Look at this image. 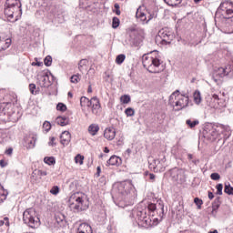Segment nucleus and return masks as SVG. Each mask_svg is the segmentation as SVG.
Wrapping results in <instances>:
<instances>
[{"mask_svg": "<svg viewBox=\"0 0 233 233\" xmlns=\"http://www.w3.org/2000/svg\"><path fill=\"white\" fill-rule=\"evenodd\" d=\"M80 106H91L92 114H95V116H97V114L101 112V104L99 103V98H97V96H94L91 99L82 96L80 98Z\"/></svg>", "mask_w": 233, "mask_h": 233, "instance_id": "obj_7", "label": "nucleus"}, {"mask_svg": "<svg viewBox=\"0 0 233 233\" xmlns=\"http://www.w3.org/2000/svg\"><path fill=\"white\" fill-rule=\"evenodd\" d=\"M192 163H194V165H198V163H199V159L192 160Z\"/></svg>", "mask_w": 233, "mask_h": 233, "instance_id": "obj_64", "label": "nucleus"}, {"mask_svg": "<svg viewBox=\"0 0 233 233\" xmlns=\"http://www.w3.org/2000/svg\"><path fill=\"white\" fill-rule=\"evenodd\" d=\"M169 175L172 181H180L183 183L185 181V170L174 167L169 170Z\"/></svg>", "mask_w": 233, "mask_h": 233, "instance_id": "obj_14", "label": "nucleus"}, {"mask_svg": "<svg viewBox=\"0 0 233 233\" xmlns=\"http://www.w3.org/2000/svg\"><path fill=\"white\" fill-rule=\"evenodd\" d=\"M206 103L210 108H225L227 106V94L225 92L213 93L206 98Z\"/></svg>", "mask_w": 233, "mask_h": 233, "instance_id": "obj_4", "label": "nucleus"}, {"mask_svg": "<svg viewBox=\"0 0 233 233\" xmlns=\"http://www.w3.org/2000/svg\"><path fill=\"white\" fill-rule=\"evenodd\" d=\"M158 35H159V37L162 38V41H164V43H170V41H172V39H174V35H172V33H170L168 31H165V30H160L158 32Z\"/></svg>", "mask_w": 233, "mask_h": 233, "instance_id": "obj_15", "label": "nucleus"}, {"mask_svg": "<svg viewBox=\"0 0 233 233\" xmlns=\"http://www.w3.org/2000/svg\"><path fill=\"white\" fill-rule=\"evenodd\" d=\"M50 194H53V196H57L59 194V187L57 186H54L50 189Z\"/></svg>", "mask_w": 233, "mask_h": 233, "instance_id": "obj_41", "label": "nucleus"}, {"mask_svg": "<svg viewBox=\"0 0 233 233\" xmlns=\"http://www.w3.org/2000/svg\"><path fill=\"white\" fill-rule=\"evenodd\" d=\"M136 17H137V19H139L143 23V25L148 24L147 14H145V12H143L142 6H139L137 9Z\"/></svg>", "mask_w": 233, "mask_h": 233, "instance_id": "obj_17", "label": "nucleus"}, {"mask_svg": "<svg viewBox=\"0 0 233 233\" xmlns=\"http://www.w3.org/2000/svg\"><path fill=\"white\" fill-rule=\"evenodd\" d=\"M70 79H71V83H75V84L79 83L80 81L79 76L77 75L72 76Z\"/></svg>", "mask_w": 233, "mask_h": 233, "instance_id": "obj_46", "label": "nucleus"}, {"mask_svg": "<svg viewBox=\"0 0 233 233\" xmlns=\"http://www.w3.org/2000/svg\"><path fill=\"white\" fill-rule=\"evenodd\" d=\"M159 160H154L153 168H157V167H159Z\"/></svg>", "mask_w": 233, "mask_h": 233, "instance_id": "obj_55", "label": "nucleus"}, {"mask_svg": "<svg viewBox=\"0 0 233 233\" xmlns=\"http://www.w3.org/2000/svg\"><path fill=\"white\" fill-rule=\"evenodd\" d=\"M174 97L176 102L173 104V106L177 112H179V110H183V108H187V106H188L189 98L187 94H180L179 90H176L170 96V100L174 99Z\"/></svg>", "mask_w": 233, "mask_h": 233, "instance_id": "obj_6", "label": "nucleus"}, {"mask_svg": "<svg viewBox=\"0 0 233 233\" xmlns=\"http://www.w3.org/2000/svg\"><path fill=\"white\" fill-rule=\"evenodd\" d=\"M221 205V202H219V197H218V202H214L212 205V211H211V215L216 218L217 214H218V209L219 208Z\"/></svg>", "mask_w": 233, "mask_h": 233, "instance_id": "obj_26", "label": "nucleus"}, {"mask_svg": "<svg viewBox=\"0 0 233 233\" xmlns=\"http://www.w3.org/2000/svg\"><path fill=\"white\" fill-rule=\"evenodd\" d=\"M56 110L59 112H66V105L63 103H58L56 106Z\"/></svg>", "mask_w": 233, "mask_h": 233, "instance_id": "obj_36", "label": "nucleus"}, {"mask_svg": "<svg viewBox=\"0 0 233 233\" xmlns=\"http://www.w3.org/2000/svg\"><path fill=\"white\" fill-rule=\"evenodd\" d=\"M40 176H48V173L46 171L39 170Z\"/></svg>", "mask_w": 233, "mask_h": 233, "instance_id": "obj_58", "label": "nucleus"}, {"mask_svg": "<svg viewBox=\"0 0 233 233\" xmlns=\"http://www.w3.org/2000/svg\"><path fill=\"white\" fill-rule=\"evenodd\" d=\"M165 3H170L171 5H179L183 0H164Z\"/></svg>", "mask_w": 233, "mask_h": 233, "instance_id": "obj_50", "label": "nucleus"}, {"mask_svg": "<svg viewBox=\"0 0 233 233\" xmlns=\"http://www.w3.org/2000/svg\"><path fill=\"white\" fill-rule=\"evenodd\" d=\"M43 128L44 130H46V132H49V130L52 128V125L50 124V122L46 121L43 124Z\"/></svg>", "mask_w": 233, "mask_h": 233, "instance_id": "obj_40", "label": "nucleus"}, {"mask_svg": "<svg viewBox=\"0 0 233 233\" xmlns=\"http://www.w3.org/2000/svg\"><path fill=\"white\" fill-rule=\"evenodd\" d=\"M56 137H49L48 146H49V147H56Z\"/></svg>", "mask_w": 233, "mask_h": 233, "instance_id": "obj_47", "label": "nucleus"}, {"mask_svg": "<svg viewBox=\"0 0 233 233\" xmlns=\"http://www.w3.org/2000/svg\"><path fill=\"white\" fill-rule=\"evenodd\" d=\"M224 71L226 73V76H228V74L232 73L233 72V62H231L230 64L224 67Z\"/></svg>", "mask_w": 233, "mask_h": 233, "instance_id": "obj_31", "label": "nucleus"}, {"mask_svg": "<svg viewBox=\"0 0 233 233\" xmlns=\"http://www.w3.org/2000/svg\"><path fill=\"white\" fill-rule=\"evenodd\" d=\"M54 81V75L50 71H43L37 75V85L41 88H48L52 86V82Z\"/></svg>", "mask_w": 233, "mask_h": 233, "instance_id": "obj_9", "label": "nucleus"}, {"mask_svg": "<svg viewBox=\"0 0 233 233\" xmlns=\"http://www.w3.org/2000/svg\"><path fill=\"white\" fill-rule=\"evenodd\" d=\"M144 59H158L159 58V53L156 50L151 51L147 54H144L142 56Z\"/></svg>", "mask_w": 233, "mask_h": 233, "instance_id": "obj_22", "label": "nucleus"}, {"mask_svg": "<svg viewBox=\"0 0 233 233\" xmlns=\"http://www.w3.org/2000/svg\"><path fill=\"white\" fill-rule=\"evenodd\" d=\"M120 163H121V158L114 155L106 161V167H116V166H118Z\"/></svg>", "mask_w": 233, "mask_h": 233, "instance_id": "obj_19", "label": "nucleus"}, {"mask_svg": "<svg viewBox=\"0 0 233 233\" xmlns=\"http://www.w3.org/2000/svg\"><path fill=\"white\" fill-rule=\"evenodd\" d=\"M129 41L132 45L137 46L143 39L145 38V30L139 28H131L129 29Z\"/></svg>", "mask_w": 233, "mask_h": 233, "instance_id": "obj_11", "label": "nucleus"}, {"mask_svg": "<svg viewBox=\"0 0 233 233\" xmlns=\"http://www.w3.org/2000/svg\"><path fill=\"white\" fill-rule=\"evenodd\" d=\"M220 127L218 124H208L204 128V137L208 139V141H216L221 133L219 131Z\"/></svg>", "mask_w": 233, "mask_h": 233, "instance_id": "obj_8", "label": "nucleus"}, {"mask_svg": "<svg viewBox=\"0 0 233 233\" xmlns=\"http://www.w3.org/2000/svg\"><path fill=\"white\" fill-rule=\"evenodd\" d=\"M70 141H72V136L70 135V132L64 131L60 136V143L64 147H66L69 145Z\"/></svg>", "mask_w": 233, "mask_h": 233, "instance_id": "obj_16", "label": "nucleus"}, {"mask_svg": "<svg viewBox=\"0 0 233 233\" xmlns=\"http://www.w3.org/2000/svg\"><path fill=\"white\" fill-rule=\"evenodd\" d=\"M215 76H218L219 77H225L227 74L225 73V67H218L215 69L214 72Z\"/></svg>", "mask_w": 233, "mask_h": 233, "instance_id": "obj_27", "label": "nucleus"}, {"mask_svg": "<svg viewBox=\"0 0 233 233\" xmlns=\"http://www.w3.org/2000/svg\"><path fill=\"white\" fill-rule=\"evenodd\" d=\"M208 198L209 199H214V193L213 192H208Z\"/></svg>", "mask_w": 233, "mask_h": 233, "instance_id": "obj_60", "label": "nucleus"}, {"mask_svg": "<svg viewBox=\"0 0 233 233\" xmlns=\"http://www.w3.org/2000/svg\"><path fill=\"white\" fill-rule=\"evenodd\" d=\"M28 148H34L35 147V138L31 137L27 139Z\"/></svg>", "mask_w": 233, "mask_h": 233, "instance_id": "obj_37", "label": "nucleus"}, {"mask_svg": "<svg viewBox=\"0 0 233 233\" xmlns=\"http://www.w3.org/2000/svg\"><path fill=\"white\" fill-rule=\"evenodd\" d=\"M186 125H187L189 128H196V127L199 125V120L196 119L192 121L191 119H187L186 120Z\"/></svg>", "mask_w": 233, "mask_h": 233, "instance_id": "obj_28", "label": "nucleus"}, {"mask_svg": "<svg viewBox=\"0 0 233 233\" xmlns=\"http://www.w3.org/2000/svg\"><path fill=\"white\" fill-rule=\"evenodd\" d=\"M83 159H85V157L81 156V155H77L76 157H75V161L76 163H78L80 165H83Z\"/></svg>", "mask_w": 233, "mask_h": 233, "instance_id": "obj_44", "label": "nucleus"}, {"mask_svg": "<svg viewBox=\"0 0 233 233\" xmlns=\"http://www.w3.org/2000/svg\"><path fill=\"white\" fill-rule=\"evenodd\" d=\"M4 14L7 16L8 21L14 22L19 19L23 11L21 10V1L6 0L5 3Z\"/></svg>", "mask_w": 233, "mask_h": 233, "instance_id": "obj_3", "label": "nucleus"}, {"mask_svg": "<svg viewBox=\"0 0 233 233\" xmlns=\"http://www.w3.org/2000/svg\"><path fill=\"white\" fill-rule=\"evenodd\" d=\"M218 12H221L224 19H232L233 17V3L232 2H222L218 8Z\"/></svg>", "mask_w": 233, "mask_h": 233, "instance_id": "obj_12", "label": "nucleus"}, {"mask_svg": "<svg viewBox=\"0 0 233 233\" xmlns=\"http://www.w3.org/2000/svg\"><path fill=\"white\" fill-rule=\"evenodd\" d=\"M144 68L148 70L151 74H159L163 70L161 66V62L159 59H144L142 60Z\"/></svg>", "mask_w": 233, "mask_h": 233, "instance_id": "obj_10", "label": "nucleus"}, {"mask_svg": "<svg viewBox=\"0 0 233 233\" xmlns=\"http://www.w3.org/2000/svg\"><path fill=\"white\" fill-rule=\"evenodd\" d=\"M149 175V179H151V181H154V179H156V175H154V173H149L146 172V176Z\"/></svg>", "mask_w": 233, "mask_h": 233, "instance_id": "obj_54", "label": "nucleus"}, {"mask_svg": "<svg viewBox=\"0 0 233 233\" xmlns=\"http://www.w3.org/2000/svg\"><path fill=\"white\" fill-rule=\"evenodd\" d=\"M88 132L91 136H96L99 132V126L97 124H91L88 127Z\"/></svg>", "mask_w": 233, "mask_h": 233, "instance_id": "obj_24", "label": "nucleus"}, {"mask_svg": "<svg viewBox=\"0 0 233 233\" xmlns=\"http://www.w3.org/2000/svg\"><path fill=\"white\" fill-rule=\"evenodd\" d=\"M193 99L196 105H201V101H203V98L201 97V92H199V90H196L194 92Z\"/></svg>", "mask_w": 233, "mask_h": 233, "instance_id": "obj_25", "label": "nucleus"}, {"mask_svg": "<svg viewBox=\"0 0 233 233\" xmlns=\"http://www.w3.org/2000/svg\"><path fill=\"white\" fill-rule=\"evenodd\" d=\"M124 61H125V59H116V65H123Z\"/></svg>", "mask_w": 233, "mask_h": 233, "instance_id": "obj_59", "label": "nucleus"}, {"mask_svg": "<svg viewBox=\"0 0 233 233\" xmlns=\"http://www.w3.org/2000/svg\"><path fill=\"white\" fill-rule=\"evenodd\" d=\"M23 221L31 228H37L41 225V220L37 218V213L34 208H29L24 211Z\"/></svg>", "mask_w": 233, "mask_h": 233, "instance_id": "obj_5", "label": "nucleus"}, {"mask_svg": "<svg viewBox=\"0 0 233 233\" xmlns=\"http://www.w3.org/2000/svg\"><path fill=\"white\" fill-rule=\"evenodd\" d=\"M69 208L73 212H83L89 207L88 197L82 192L72 194L68 199Z\"/></svg>", "mask_w": 233, "mask_h": 233, "instance_id": "obj_2", "label": "nucleus"}, {"mask_svg": "<svg viewBox=\"0 0 233 233\" xmlns=\"http://www.w3.org/2000/svg\"><path fill=\"white\" fill-rule=\"evenodd\" d=\"M125 114H126V116H127V117H132L133 116H135L136 111L132 107H127L125 110Z\"/></svg>", "mask_w": 233, "mask_h": 233, "instance_id": "obj_32", "label": "nucleus"}, {"mask_svg": "<svg viewBox=\"0 0 233 233\" xmlns=\"http://www.w3.org/2000/svg\"><path fill=\"white\" fill-rule=\"evenodd\" d=\"M6 156H12L14 154V148L9 147L8 149L5 150Z\"/></svg>", "mask_w": 233, "mask_h": 233, "instance_id": "obj_53", "label": "nucleus"}, {"mask_svg": "<svg viewBox=\"0 0 233 233\" xmlns=\"http://www.w3.org/2000/svg\"><path fill=\"white\" fill-rule=\"evenodd\" d=\"M210 177H211V179H213V181H218L221 178V176H219L218 173H212L210 175Z\"/></svg>", "mask_w": 233, "mask_h": 233, "instance_id": "obj_45", "label": "nucleus"}, {"mask_svg": "<svg viewBox=\"0 0 233 233\" xmlns=\"http://www.w3.org/2000/svg\"><path fill=\"white\" fill-rule=\"evenodd\" d=\"M10 45H12L11 38H3L0 36V52L1 50H6V48H10Z\"/></svg>", "mask_w": 233, "mask_h": 233, "instance_id": "obj_20", "label": "nucleus"}, {"mask_svg": "<svg viewBox=\"0 0 233 233\" xmlns=\"http://www.w3.org/2000/svg\"><path fill=\"white\" fill-rule=\"evenodd\" d=\"M224 192L226 194H228V196H232V194H233V187L230 186V184L225 185Z\"/></svg>", "mask_w": 233, "mask_h": 233, "instance_id": "obj_34", "label": "nucleus"}, {"mask_svg": "<svg viewBox=\"0 0 233 233\" xmlns=\"http://www.w3.org/2000/svg\"><path fill=\"white\" fill-rule=\"evenodd\" d=\"M104 137L112 141L116 137V129L114 127H107L104 132Z\"/></svg>", "mask_w": 233, "mask_h": 233, "instance_id": "obj_18", "label": "nucleus"}, {"mask_svg": "<svg viewBox=\"0 0 233 233\" xmlns=\"http://www.w3.org/2000/svg\"><path fill=\"white\" fill-rule=\"evenodd\" d=\"M31 65L32 66H43V62L35 60V62H32Z\"/></svg>", "mask_w": 233, "mask_h": 233, "instance_id": "obj_51", "label": "nucleus"}, {"mask_svg": "<svg viewBox=\"0 0 233 233\" xmlns=\"http://www.w3.org/2000/svg\"><path fill=\"white\" fill-rule=\"evenodd\" d=\"M120 25V21H119V18L117 17H113V20H112V27L113 28H117Z\"/></svg>", "mask_w": 233, "mask_h": 233, "instance_id": "obj_38", "label": "nucleus"}, {"mask_svg": "<svg viewBox=\"0 0 233 233\" xmlns=\"http://www.w3.org/2000/svg\"><path fill=\"white\" fill-rule=\"evenodd\" d=\"M44 163L46 165H56V158L54 157H46L44 158Z\"/></svg>", "mask_w": 233, "mask_h": 233, "instance_id": "obj_29", "label": "nucleus"}, {"mask_svg": "<svg viewBox=\"0 0 233 233\" xmlns=\"http://www.w3.org/2000/svg\"><path fill=\"white\" fill-rule=\"evenodd\" d=\"M152 19H154V15L150 14L148 16H147V21H152Z\"/></svg>", "mask_w": 233, "mask_h": 233, "instance_id": "obj_61", "label": "nucleus"}, {"mask_svg": "<svg viewBox=\"0 0 233 233\" xmlns=\"http://www.w3.org/2000/svg\"><path fill=\"white\" fill-rule=\"evenodd\" d=\"M218 127H220V128H218L220 134H224V132H230V127H228V126L218 124Z\"/></svg>", "mask_w": 233, "mask_h": 233, "instance_id": "obj_30", "label": "nucleus"}, {"mask_svg": "<svg viewBox=\"0 0 233 233\" xmlns=\"http://www.w3.org/2000/svg\"><path fill=\"white\" fill-rule=\"evenodd\" d=\"M56 123L57 125H60V127H66V125L70 123V118L66 116H58L56 118Z\"/></svg>", "mask_w": 233, "mask_h": 233, "instance_id": "obj_23", "label": "nucleus"}, {"mask_svg": "<svg viewBox=\"0 0 233 233\" xmlns=\"http://www.w3.org/2000/svg\"><path fill=\"white\" fill-rule=\"evenodd\" d=\"M134 213L137 216V219H138L144 227H150L152 225V220L148 216H147L146 209H137V211H134Z\"/></svg>", "mask_w": 233, "mask_h": 233, "instance_id": "obj_13", "label": "nucleus"}, {"mask_svg": "<svg viewBox=\"0 0 233 233\" xmlns=\"http://www.w3.org/2000/svg\"><path fill=\"white\" fill-rule=\"evenodd\" d=\"M116 59H127V56L121 54L116 56Z\"/></svg>", "mask_w": 233, "mask_h": 233, "instance_id": "obj_57", "label": "nucleus"}, {"mask_svg": "<svg viewBox=\"0 0 233 233\" xmlns=\"http://www.w3.org/2000/svg\"><path fill=\"white\" fill-rule=\"evenodd\" d=\"M194 203L198 206V208H201V205H203V200L198 198H195Z\"/></svg>", "mask_w": 233, "mask_h": 233, "instance_id": "obj_48", "label": "nucleus"}, {"mask_svg": "<svg viewBox=\"0 0 233 233\" xmlns=\"http://www.w3.org/2000/svg\"><path fill=\"white\" fill-rule=\"evenodd\" d=\"M87 93L92 94V86H88Z\"/></svg>", "mask_w": 233, "mask_h": 233, "instance_id": "obj_62", "label": "nucleus"}, {"mask_svg": "<svg viewBox=\"0 0 233 233\" xmlns=\"http://www.w3.org/2000/svg\"><path fill=\"white\" fill-rule=\"evenodd\" d=\"M216 188H217V194L218 196H222L223 195V184H218Z\"/></svg>", "mask_w": 233, "mask_h": 233, "instance_id": "obj_42", "label": "nucleus"}, {"mask_svg": "<svg viewBox=\"0 0 233 233\" xmlns=\"http://www.w3.org/2000/svg\"><path fill=\"white\" fill-rule=\"evenodd\" d=\"M158 206L160 207L161 211L164 212L165 207L163 206V204H161V202H160V203H158Z\"/></svg>", "mask_w": 233, "mask_h": 233, "instance_id": "obj_63", "label": "nucleus"}, {"mask_svg": "<svg viewBox=\"0 0 233 233\" xmlns=\"http://www.w3.org/2000/svg\"><path fill=\"white\" fill-rule=\"evenodd\" d=\"M157 208V207L156 206V204H148L147 206V209L149 210V212H154L156 211V209Z\"/></svg>", "mask_w": 233, "mask_h": 233, "instance_id": "obj_49", "label": "nucleus"}, {"mask_svg": "<svg viewBox=\"0 0 233 233\" xmlns=\"http://www.w3.org/2000/svg\"><path fill=\"white\" fill-rule=\"evenodd\" d=\"M76 233H93L92 227H90V225L87 223H82L79 225Z\"/></svg>", "mask_w": 233, "mask_h": 233, "instance_id": "obj_21", "label": "nucleus"}, {"mask_svg": "<svg viewBox=\"0 0 233 233\" xmlns=\"http://www.w3.org/2000/svg\"><path fill=\"white\" fill-rule=\"evenodd\" d=\"M132 154V149L131 148H127L125 152V155L127 157H130V155Z\"/></svg>", "mask_w": 233, "mask_h": 233, "instance_id": "obj_56", "label": "nucleus"}, {"mask_svg": "<svg viewBox=\"0 0 233 233\" xmlns=\"http://www.w3.org/2000/svg\"><path fill=\"white\" fill-rule=\"evenodd\" d=\"M36 88H37V86H35V84L29 85V90H30L31 94H33V96L37 95V91H35Z\"/></svg>", "mask_w": 233, "mask_h": 233, "instance_id": "obj_39", "label": "nucleus"}, {"mask_svg": "<svg viewBox=\"0 0 233 233\" xmlns=\"http://www.w3.org/2000/svg\"><path fill=\"white\" fill-rule=\"evenodd\" d=\"M132 192H134V185L129 180L116 182L113 185V194L117 201H130L134 198Z\"/></svg>", "mask_w": 233, "mask_h": 233, "instance_id": "obj_1", "label": "nucleus"}, {"mask_svg": "<svg viewBox=\"0 0 233 233\" xmlns=\"http://www.w3.org/2000/svg\"><path fill=\"white\" fill-rule=\"evenodd\" d=\"M8 196V191L0 192V205L6 200Z\"/></svg>", "mask_w": 233, "mask_h": 233, "instance_id": "obj_35", "label": "nucleus"}, {"mask_svg": "<svg viewBox=\"0 0 233 233\" xmlns=\"http://www.w3.org/2000/svg\"><path fill=\"white\" fill-rule=\"evenodd\" d=\"M44 63L46 66H52V59H45Z\"/></svg>", "mask_w": 233, "mask_h": 233, "instance_id": "obj_52", "label": "nucleus"}, {"mask_svg": "<svg viewBox=\"0 0 233 233\" xmlns=\"http://www.w3.org/2000/svg\"><path fill=\"white\" fill-rule=\"evenodd\" d=\"M3 225H5V227H10V222L8 221V217L4 218L3 220H0V227H3Z\"/></svg>", "mask_w": 233, "mask_h": 233, "instance_id": "obj_43", "label": "nucleus"}, {"mask_svg": "<svg viewBox=\"0 0 233 233\" xmlns=\"http://www.w3.org/2000/svg\"><path fill=\"white\" fill-rule=\"evenodd\" d=\"M120 101L121 103H123V105H128V103L130 102V96L128 95H124L120 97Z\"/></svg>", "mask_w": 233, "mask_h": 233, "instance_id": "obj_33", "label": "nucleus"}]
</instances>
